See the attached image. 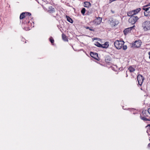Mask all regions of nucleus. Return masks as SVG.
<instances>
[{
  "mask_svg": "<svg viewBox=\"0 0 150 150\" xmlns=\"http://www.w3.org/2000/svg\"><path fill=\"white\" fill-rule=\"evenodd\" d=\"M124 43L123 41L116 40L114 42V45L116 48L118 49H120Z\"/></svg>",
  "mask_w": 150,
  "mask_h": 150,
  "instance_id": "nucleus-2",
  "label": "nucleus"
},
{
  "mask_svg": "<svg viewBox=\"0 0 150 150\" xmlns=\"http://www.w3.org/2000/svg\"><path fill=\"white\" fill-rule=\"evenodd\" d=\"M140 8H138L136 9L133 10V11L134 13H135L134 15H136L137 14L140 10H141Z\"/></svg>",
  "mask_w": 150,
  "mask_h": 150,
  "instance_id": "nucleus-14",
  "label": "nucleus"
},
{
  "mask_svg": "<svg viewBox=\"0 0 150 150\" xmlns=\"http://www.w3.org/2000/svg\"><path fill=\"white\" fill-rule=\"evenodd\" d=\"M66 17L67 19V20L68 21H69L71 23H73V20L70 18L69 16H66Z\"/></svg>",
  "mask_w": 150,
  "mask_h": 150,
  "instance_id": "nucleus-16",
  "label": "nucleus"
},
{
  "mask_svg": "<svg viewBox=\"0 0 150 150\" xmlns=\"http://www.w3.org/2000/svg\"><path fill=\"white\" fill-rule=\"evenodd\" d=\"M102 19L100 17H98L93 21V23L95 25L99 24L101 21Z\"/></svg>",
  "mask_w": 150,
  "mask_h": 150,
  "instance_id": "nucleus-7",
  "label": "nucleus"
},
{
  "mask_svg": "<svg viewBox=\"0 0 150 150\" xmlns=\"http://www.w3.org/2000/svg\"><path fill=\"white\" fill-rule=\"evenodd\" d=\"M95 45L97 46V47H102V45L100 44L98 42H96L95 43Z\"/></svg>",
  "mask_w": 150,
  "mask_h": 150,
  "instance_id": "nucleus-19",
  "label": "nucleus"
},
{
  "mask_svg": "<svg viewBox=\"0 0 150 150\" xmlns=\"http://www.w3.org/2000/svg\"><path fill=\"white\" fill-rule=\"evenodd\" d=\"M111 22V23L112 22V23H113L112 25H116L118 23V21H115V20H112Z\"/></svg>",
  "mask_w": 150,
  "mask_h": 150,
  "instance_id": "nucleus-17",
  "label": "nucleus"
},
{
  "mask_svg": "<svg viewBox=\"0 0 150 150\" xmlns=\"http://www.w3.org/2000/svg\"><path fill=\"white\" fill-rule=\"evenodd\" d=\"M25 12H23L21 13L20 16V19H23L25 17Z\"/></svg>",
  "mask_w": 150,
  "mask_h": 150,
  "instance_id": "nucleus-12",
  "label": "nucleus"
},
{
  "mask_svg": "<svg viewBox=\"0 0 150 150\" xmlns=\"http://www.w3.org/2000/svg\"><path fill=\"white\" fill-rule=\"evenodd\" d=\"M115 0H110V1H111V2H112L113 1H115Z\"/></svg>",
  "mask_w": 150,
  "mask_h": 150,
  "instance_id": "nucleus-32",
  "label": "nucleus"
},
{
  "mask_svg": "<svg viewBox=\"0 0 150 150\" xmlns=\"http://www.w3.org/2000/svg\"><path fill=\"white\" fill-rule=\"evenodd\" d=\"M149 58L150 59V52H149Z\"/></svg>",
  "mask_w": 150,
  "mask_h": 150,
  "instance_id": "nucleus-31",
  "label": "nucleus"
},
{
  "mask_svg": "<svg viewBox=\"0 0 150 150\" xmlns=\"http://www.w3.org/2000/svg\"><path fill=\"white\" fill-rule=\"evenodd\" d=\"M148 111L149 113L150 114V108L148 109Z\"/></svg>",
  "mask_w": 150,
  "mask_h": 150,
  "instance_id": "nucleus-29",
  "label": "nucleus"
},
{
  "mask_svg": "<svg viewBox=\"0 0 150 150\" xmlns=\"http://www.w3.org/2000/svg\"><path fill=\"white\" fill-rule=\"evenodd\" d=\"M128 69L131 72H134L135 70V69L134 68L131 67H129Z\"/></svg>",
  "mask_w": 150,
  "mask_h": 150,
  "instance_id": "nucleus-18",
  "label": "nucleus"
},
{
  "mask_svg": "<svg viewBox=\"0 0 150 150\" xmlns=\"http://www.w3.org/2000/svg\"><path fill=\"white\" fill-rule=\"evenodd\" d=\"M90 55L92 57L96 59H98V54L97 53H94L93 52H90Z\"/></svg>",
  "mask_w": 150,
  "mask_h": 150,
  "instance_id": "nucleus-9",
  "label": "nucleus"
},
{
  "mask_svg": "<svg viewBox=\"0 0 150 150\" xmlns=\"http://www.w3.org/2000/svg\"><path fill=\"white\" fill-rule=\"evenodd\" d=\"M62 37L63 40H64L65 41H68V40L67 39V38L66 36L64 34H62Z\"/></svg>",
  "mask_w": 150,
  "mask_h": 150,
  "instance_id": "nucleus-15",
  "label": "nucleus"
},
{
  "mask_svg": "<svg viewBox=\"0 0 150 150\" xmlns=\"http://www.w3.org/2000/svg\"><path fill=\"white\" fill-rule=\"evenodd\" d=\"M137 79L139 84L140 86L142 85L144 80V77L141 75L139 74L137 77Z\"/></svg>",
  "mask_w": 150,
  "mask_h": 150,
  "instance_id": "nucleus-5",
  "label": "nucleus"
},
{
  "mask_svg": "<svg viewBox=\"0 0 150 150\" xmlns=\"http://www.w3.org/2000/svg\"><path fill=\"white\" fill-rule=\"evenodd\" d=\"M142 42L140 40H136L134 43H132V47L138 48L140 47L141 45Z\"/></svg>",
  "mask_w": 150,
  "mask_h": 150,
  "instance_id": "nucleus-4",
  "label": "nucleus"
},
{
  "mask_svg": "<svg viewBox=\"0 0 150 150\" xmlns=\"http://www.w3.org/2000/svg\"><path fill=\"white\" fill-rule=\"evenodd\" d=\"M148 146L149 147H150V143H149L148 144Z\"/></svg>",
  "mask_w": 150,
  "mask_h": 150,
  "instance_id": "nucleus-30",
  "label": "nucleus"
},
{
  "mask_svg": "<svg viewBox=\"0 0 150 150\" xmlns=\"http://www.w3.org/2000/svg\"><path fill=\"white\" fill-rule=\"evenodd\" d=\"M135 13H134L133 10L128 12L127 13V15L129 16H133Z\"/></svg>",
  "mask_w": 150,
  "mask_h": 150,
  "instance_id": "nucleus-10",
  "label": "nucleus"
},
{
  "mask_svg": "<svg viewBox=\"0 0 150 150\" xmlns=\"http://www.w3.org/2000/svg\"><path fill=\"white\" fill-rule=\"evenodd\" d=\"M149 6H150V2L148 5H146L144 6V7H146Z\"/></svg>",
  "mask_w": 150,
  "mask_h": 150,
  "instance_id": "nucleus-27",
  "label": "nucleus"
},
{
  "mask_svg": "<svg viewBox=\"0 0 150 150\" xmlns=\"http://www.w3.org/2000/svg\"><path fill=\"white\" fill-rule=\"evenodd\" d=\"M85 11H86V9H85V8H83L82 9L81 11V13L83 15H84V14L85 12Z\"/></svg>",
  "mask_w": 150,
  "mask_h": 150,
  "instance_id": "nucleus-22",
  "label": "nucleus"
},
{
  "mask_svg": "<svg viewBox=\"0 0 150 150\" xmlns=\"http://www.w3.org/2000/svg\"><path fill=\"white\" fill-rule=\"evenodd\" d=\"M25 14H26L25 15H26V16H30L31 15V14L30 13L25 12Z\"/></svg>",
  "mask_w": 150,
  "mask_h": 150,
  "instance_id": "nucleus-25",
  "label": "nucleus"
},
{
  "mask_svg": "<svg viewBox=\"0 0 150 150\" xmlns=\"http://www.w3.org/2000/svg\"><path fill=\"white\" fill-rule=\"evenodd\" d=\"M139 19V18L137 16H133L130 17L128 21L129 23L132 24H134Z\"/></svg>",
  "mask_w": 150,
  "mask_h": 150,
  "instance_id": "nucleus-3",
  "label": "nucleus"
},
{
  "mask_svg": "<svg viewBox=\"0 0 150 150\" xmlns=\"http://www.w3.org/2000/svg\"><path fill=\"white\" fill-rule=\"evenodd\" d=\"M141 119L144 121H150V120H149L147 119V118L145 117H142L141 116Z\"/></svg>",
  "mask_w": 150,
  "mask_h": 150,
  "instance_id": "nucleus-20",
  "label": "nucleus"
},
{
  "mask_svg": "<svg viewBox=\"0 0 150 150\" xmlns=\"http://www.w3.org/2000/svg\"><path fill=\"white\" fill-rule=\"evenodd\" d=\"M51 9L50 8V11H54V8H53L52 6L51 7Z\"/></svg>",
  "mask_w": 150,
  "mask_h": 150,
  "instance_id": "nucleus-26",
  "label": "nucleus"
},
{
  "mask_svg": "<svg viewBox=\"0 0 150 150\" xmlns=\"http://www.w3.org/2000/svg\"><path fill=\"white\" fill-rule=\"evenodd\" d=\"M91 6V3L88 2H86L84 3V6L86 7H89Z\"/></svg>",
  "mask_w": 150,
  "mask_h": 150,
  "instance_id": "nucleus-11",
  "label": "nucleus"
},
{
  "mask_svg": "<svg viewBox=\"0 0 150 150\" xmlns=\"http://www.w3.org/2000/svg\"><path fill=\"white\" fill-rule=\"evenodd\" d=\"M102 47L103 48H107L109 46V44L108 42H105L104 44L102 45Z\"/></svg>",
  "mask_w": 150,
  "mask_h": 150,
  "instance_id": "nucleus-13",
  "label": "nucleus"
},
{
  "mask_svg": "<svg viewBox=\"0 0 150 150\" xmlns=\"http://www.w3.org/2000/svg\"><path fill=\"white\" fill-rule=\"evenodd\" d=\"M149 127V129H150V124H149L146 126V127Z\"/></svg>",
  "mask_w": 150,
  "mask_h": 150,
  "instance_id": "nucleus-28",
  "label": "nucleus"
},
{
  "mask_svg": "<svg viewBox=\"0 0 150 150\" xmlns=\"http://www.w3.org/2000/svg\"><path fill=\"white\" fill-rule=\"evenodd\" d=\"M123 47V49L124 50H126L127 48V45H123L122 46Z\"/></svg>",
  "mask_w": 150,
  "mask_h": 150,
  "instance_id": "nucleus-24",
  "label": "nucleus"
},
{
  "mask_svg": "<svg viewBox=\"0 0 150 150\" xmlns=\"http://www.w3.org/2000/svg\"><path fill=\"white\" fill-rule=\"evenodd\" d=\"M149 141H150V139H149Z\"/></svg>",
  "mask_w": 150,
  "mask_h": 150,
  "instance_id": "nucleus-33",
  "label": "nucleus"
},
{
  "mask_svg": "<svg viewBox=\"0 0 150 150\" xmlns=\"http://www.w3.org/2000/svg\"><path fill=\"white\" fill-rule=\"evenodd\" d=\"M143 9L145 11V12H144L145 16H150V6L148 8L144 7Z\"/></svg>",
  "mask_w": 150,
  "mask_h": 150,
  "instance_id": "nucleus-6",
  "label": "nucleus"
},
{
  "mask_svg": "<svg viewBox=\"0 0 150 150\" xmlns=\"http://www.w3.org/2000/svg\"><path fill=\"white\" fill-rule=\"evenodd\" d=\"M134 27V25H133V26L128 28L125 29L124 31V33L125 35L127 34L129 32L131 31L132 28Z\"/></svg>",
  "mask_w": 150,
  "mask_h": 150,
  "instance_id": "nucleus-8",
  "label": "nucleus"
},
{
  "mask_svg": "<svg viewBox=\"0 0 150 150\" xmlns=\"http://www.w3.org/2000/svg\"><path fill=\"white\" fill-rule=\"evenodd\" d=\"M50 40L52 43L53 44L54 43V40L52 37H50Z\"/></svg>",
  "mask_w": 150,
  "mask_h": 150,
  "instance_id": "nucleus-21",
  "label": "nucleus"
},
{
  "mask_svg": "<svg viewBox=\"0 0 150 150\" xmlns=\"http://www.w3.org/2000/svg\"><path fill=\"white\" fill-rule=\"evenodd\" d=\"M85 28L86 29H89L90 30L92 31H94V30L93 29V28H90L89 27H88V26L85 27Z\"/></svg>",
  "mask_w": 150,
  "mask_h": 150,
  "instance_id": "nucleus-23",
  "label": "nucleus"
},
{
  "mask_svg": "<svg viewBox=\"0 0 150 150\" xmlns=\"http://www.w3.org/2000/svg\"><path fill=\"white\" fill-rule=\"evenodd\" d=\"M142 27L145 31L150 30V21H144L142 23Z\"/></svg>",
  "mask_w": 150,
  "mask_h": 150,
  "instance_id": "nucleus-1",
  "label": "nucleus"
}]
</instances>
